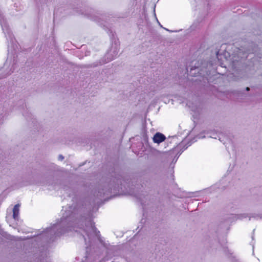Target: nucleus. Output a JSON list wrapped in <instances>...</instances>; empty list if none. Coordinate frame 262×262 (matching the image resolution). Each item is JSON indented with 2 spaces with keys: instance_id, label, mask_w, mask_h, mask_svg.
<instances>
[{
  "instance_id": "1",
  "label": "nucleus",
  "mask_w": 262,
  "mask_h": 262,
  "mask_svg": "<svg viewBox=\"0 0 262 262\" xmlns=\"http://www.w3.org/2000/svg\"><path fill=\"white\" fill-rule=\"evenodd\" d=\"M153 141L155 143L159 144L166 140V137L160 133H157L153 137Z\"/></svg>"
},
{
  "instance_id": "2",
  "label": "nucleus",
  "mask_w": 262,
  "mask_h": 262,
  "mask_svg": "<svg viewBox=\"0 0 262 262\" xmlns=\"http://www.w3.org/2000/svg\"><path fill=\"white\" fill-rule=\"evenodd\" d=\"M20 205L19 204H16L13 209V216L14 219H16L18 217L19 214V208Z\"/></svg>"
},
{
  "instance_id": "3",
  "label": "nucleus",
  "mask_w": 262,
  "mask_h": 262,
  "mask_svg": "<svg viewBox=\"0 0 262 262\" xmlns=\"http://www.w3.org/2000/svg\"><path fill=\"white\" fill-rule=\"evenodd\" d=\"M112 48H114V49H117L120 45V43L119 41V40L118 39L113 38L112 39Z\"/></svg>"
},
{
  "instance_id": "4",
  "label": "nucleus",
  "mask_w": 262,
  "mask_h": 262,
  "mask_svg": "<svg viewBox=\"0 0 262 262\" xmlns=\"http://www.w3.org/2000/svg\"><path fill=\"white\" fill-rule=\"evenodd\" d=\"M11 48L13 49H15V48H17V46L16 45H13V46L11 47Z\"/></svg>"
},
{
  "instance_id": "5",
  "label": "nucleus",
  "mask_w": 262,
  "mask_h": 262,
  "mask_svg": "<svg viewBox=\"0 0 262 262\" xmlns=\"http://www.w3.org/2000/svg\"><path fill=\"white\" fill-rule=\"evenodd\" d=\"M220 50H218V51L216 53V56L217 58H219V54Z\"/></svg>"
},
{
  "instance_id": "6",
  "label": "nucleus",
  "mask_w": 262,
  "mask_h": 262,
  "mask_svg": "<svg viewBox=\"0 0 262 262\" xmlns=\"http://www.w3.org/2000/svg\"><path fill=\"white\" fill-rule=\"evenodd\" d=\"M59 158L61 159V160H62L63 159V157L61 155L59 156Z\"/></svg>"
},
{
  "instance_id": "7",
  "label": "nucleus",
  "mask_w": 262,
  "mask_h": 262,
  "mask_svg": "<svg viewBox=\"0 0 262 262\" xmlns=\"http://www.w3.org/2000/svg\"><path fill=\"white\" fill-rule=\"evenodd\" d=\"M226 53H228V54H229L227 52V51H226V50H224V53L225 54H226Z\"/></svg>"
},
{
  "instance_id": "8",
  "label": "nucleus",
  "mask_w": 262,
  "mask_h": 262,
  "mask_svg": "<svg viewBox=\"0 0 262 262\" xmlns=\"http://www.w3.org/2000/svg\"><path fill=\"white\" fill-rule=\"evenodd\" d=\"M249 90H250L249 88H248V87L246 88V90L247 91H249Z\"/></svg>"
}]
</instances>
